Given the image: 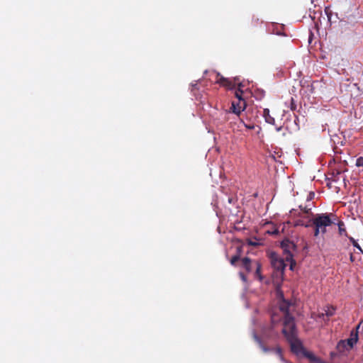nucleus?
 Wrapping results in <instances>:
<instances>
[{"label": "nucleus", "mask_w": 363, "mask_h": 363, "mask_svg": "<svg viewBox=\"0 0 363 363\" xmlns=\"http://www.w3.org/2000/svg\"><path fill=\"white\" fill-rule=\"evenodd\" d=\"M350 260L351 262H354L355 261V257L352 253H350Z\"/></svg>", "instance_id": "26"}, {"label": "nucleus", "mask_w": 363, "mask_h": 363, "mask_svg": "<svg viewBox=\"0 0 363 363\" xmlns=\"http://www.w3.org/2000/svg\"><path fill=\"white\" fill-rule=\"evenodd\" d=\"M278 296L279 298V310L284 313V318L286 317L287 315H291L289 313V308L292 306V303L284 298L282 292H279Z\"/></svg>", "instance_id": "7"}, {"label": "nucleus", "mask_w": 363, "mask_h": 363, "mask_svg": "<svg viewBox=\"0 0 363 363\" xmlns=\"http://www.w3.org/2000/svg\"><path fill=\"white\" fill-rule=\"evenodd\" d=\"M296 108V105L294 102V100L293 98H291V110H295Z\"/></svg>", "instance_id": "25"}, {"label": "nucleus", "mask_w": 363, "mask_h": 363, "mask_svg": "<svg viewBox=\"0 0 363 363\" xmlns=\"http://www.w3.org/2000/svg\"><path fill=\"white\" fill-rule=\"evenodd\" d=\"M216 82L229 89H233L236 85H238V87L235 92V96L238 99V101H245L242 96L243 94L242 87L244 86L241 82H240L238 78L235 77L233 79H231L225 78L218 73L216 76Z\"/></svg>", "instance_id": "2"}, {"label": "nucleus", "mask_w": 363, "mask_h": 363, "mask_svg": "<svg viewBox=\"0 0 363 363\" xmlns=\"http://www.w3.org/2000/svg\"><path fill=\"white\" fill-rule=\"evenodd\" d=\"M267 233L271 235H278L279 230L277 228H275V229L272 230V231L268 230Z\"/></svg>", "instance_id": "24"}, {"label": "nucleus", "mask_w": 363, "mask_h": 363, "mask_svg": "<svg viewBox=\"0 0 363 363\" xmlns=\"http://www.w3.org/2000/svg\"><path fill=\"white\" fill-rule=\"evenodd\" d=\"M237 250H238L237 255H234L230 259V264L232 265H235L236 262L240 259V252H241V247H238L237 248Z\"/></svg>", "instance_id": "18"}, {"label": "nucleus", "mask_w": 363, "mask_h": 363, "mask_svg": "<svg viewBox=\"0 0 363 363\" xmlns=\"http://www.w3.org/2000/svg\"><path fill=\"white\" fill-rule=\"evenodd\" d=\"M333 225H337L338 226V230H339V233L340 235H342L345 233V235H347L346 229L345 228V223L342 220H340L338 217H337V221L335 223H333Z\"/></svg>", "instance_id": "17"}, {"label": "nucleus", "mask_w": 363, "mask_h": 363, "mask_svg": "<svg viewBox=\"0 0 363 363\" xmlns=\"http://www.w3.org/2000/svg\"><path fill=\"white\" fill-rule=\"evenodd\" d=\"M240 276L241 279H242L244 281H245L247 280L246 277L245 276V274H244L243 273H240Z\"/></svg>", "instance_id": "28"}, {"label": "nucleus", "mask_w": 363, "mask_h": 363, "mask_svg": "<svg viewBox=\"0 0 363 363\" xmlns=\"http://www.w3.org/2000/svg\"><path fill=\"white\" fill-rule=\"evenodd\" d=\"M290 213L293 216L297 217V218L294 220V226H303L305 228L311 227V218L306 222L303 219L305 218L303 216L301 215V212L297 211V210L292 209Z\"/></svg>", "instance_id": "8"}, {"label": "nucleus", "mask_w": 363, "mask_h": 363, "mask_svg": "<svg viewBox=\"0 0 363 363\" xmlns=\"http://www.w3.org/2000/svg\"><path fill=\"white\" fill-rule=\"evenodd\" d=\"M356 165L357 167H363V157H359V158L357 159Z\"/></svg>", "instance_id": "21"}, {"label": "nucleus", "mask_w": 363, "mask_h": 363, "mask_svg": "<svg viewBox=\"0 0 363 363\" xmlns=\"http://www.w3.org/2000/svg\"><path fill=\"white\" fill-rule=\"evenodd\" d=\"M254 339L259 345V347L264 352H268L269 351H274L276 354L279 356V359L282 362H286L284 357L282 354V350L279 346L276 347L275 348H269L266 347L262 340L258 337L256 334H254Z\"/></svg>", "instance_id": "6"}, {"label": "nucleus", "mask_w": 363, "mask_h": 363, "mask_svg": "<svg viewBox=\"0 0 363 363\" xmlns=\"http://www.w3.org/2000/svg\"><path fill=\"white\" fill-rule=\"evenodd\" d=\"M242 266L247 272L250 273L252 270V267H254V261L251 260L249 257H244L242 259Z\"/></svg>", "instance_id": "13"}, {"label": "nucleus", "mask_w": 363, "mask_h": 363, "mask_svg": "<svg viewBox=\"0 0 363 363\" xmlns=\"http://www.w3.org/2000/svg\"><path fill=\"white\" fill-rule=\"evenodd\" d=\"M245 101H238V103L233 101L230 110L227 113V114H230L233 113L236 114L237 116H238L240 114V113L245 110Z\"/></svg>", "instance_id": "10"}, {"label": "nucleus", "mask_w": 363, "mask_h": 363, "mask_svg": "<svg viewBox=\"0 0 363 363\" xmlns=\"http://www.w3.org/2000/svg\"><path fill=\"white\" fill-rule=\"evenodd\" d=\"M325 13L328 17V21L331 22L333 13L330 6H326L325 8Z\"/></svg>", "instance_id": "19"}, {"label": "nucleus", "mask_w": 363, "mask_h": 363, "mask_svg": "<svg viewBox=\"0 0 363 363\" xmlns=\"http://www.w3.org/2000/svg\"><path fill=\"white\" fill-rule=\"evenodd\" d=\"M359 328V325L357 326L356 331L352 330L350 333V337L347 339L345 341H341L340 344L345 345L347 343V345L349 346L350 348H352L354 345L357 343L358 341V331L357 330Z\"/></svg>", "instance_id": "11"}, {"label": "nucleus", "mask_w": 363, "mask_h": 363, "mask_svg": "<svg viewBox=\"0 0 363 363\" xmlns=\"http://www.w3.org/2000/svg\"><path fill=\"white\" fill-rule=\"evenodd\" d=\"M314 195H315V194H314V193H313V192H311V193L309 194V195H308V199H307V202H308V203H311V200L313 199Z\"/></svg>", "instance_id": "23"}, {"label": "nucleus", "mask_w": 363, "mask_h": 363, "mask_svg": "<svg viewBox=\"0 0 363 363\" xmlns=\"http://www.w3.org/2000/svg\"><path fill=\"white\" fill-rule=\"evenodd\" d=\"M248 244H249L250 245H252V246H257V245H259L257 242H252V241H250V240L249 241Z\"/></svg>", "instance_id": "27"}, {"label": "nucleus", "mask_w": 363, "mask_h": 363, "mask_svg": "<svg viewBox=\"0 0 363 363\" xmlns=\"http://www.w3.org/2000/svg\"><path fill=\"white\" fill-rule=\"evenodd\" d=\"M337 221V216L334 213H322L313 216L311 218V227L313 228L314 237L325 235L327 228L330 227Z\"/></svg>", "instance_id": "1"}, {"label": "nucleus", "mask_w": 363, "mask_h": 363, "mask_svg": "<svg viewBox=\"0 0 363 363\" xmlns=\"http://www.w3.org/2000/svg\"><path fill=\"white\" fill-rule=\"evenodd\" d=\"M254 267H255V277L260 281H262L264 279V277L261 274L262 265H261L260 262L257 260H254Z\"/></svg>", "instance_id": "14"}, {"label": "nucleus", "mask_w": 363, "mask_h": 363, "mask_svg": "<svg viewBox=\"0 0 363 363\" xmlns=\"http://www.w3.org/2000/svg\"><path fill=\"white\" fill-rule=\"evenodd\" d=\"M282 333L286 339H288L290 335H297L295 320L292 315L284 318Z\"/></svg>", "instance_id": "3"}, {"label": "nucleus", "mask_w": 363, "mask_h": 363, "mask_svg": "<svg viewBox=\"0 0 363 363\" xmlns=\"http://www.w3.org/2000/svg\"><path fill=\"white\" fill-rule=\"evenodd\" d=\"M272 266L277 271H284L286 264L284 260L279 257L276 252H271L269 255Z\"/></svg>", "instance_id": "9"}, {"label": "nucleus", "mask_w": 363, "mask_h": 363, "mask_svg": "<svg viewBox=\"0 0 363 363\" xmlns=\"http://www.w3.org/2000/svg\"><path fill=\"white\" fill-rule=\"evenodd\" d=\"M312 208H313V203L306 204L304 206L301 204L299 206V208L301 211V215L304 214V216H303L304 218H309L311 215L313 216L311 212Z\"/></svg>", "instance_id": "12"}, {"label": "nucleus", "mask_w": 363, "mask_h": 363, "mask_svg": "<svg viewBox=\"0 0 363 363\" xmlns=\"http://www.w3.org/2000/svg\"><path fill=\"white\" fill-rule=\"evenodd\" d=\"M335 308L333 306H327L325 309V313L319 314L320 318H323L324 315L327 317H331L335 314Z\"/></svg>", "instance_id": "16"}, {"label": "nucleus", "mask_w": 363, "mask_h": 363, "mask_svg": "<svg viewBox=\"0 0 363 363\" xmlns=\"http://www.w3.org/2000/svg\"><path fill=\"white\" fill-rule=\"evenodd\" d=\"M281 247L285 253V259L287 262H291L290 269H293L294 264H296V262L293 259V254L292 251H294L296 248V245L294 243V242L290 241L289 240L286 239L283 240L281 242Z\"/></svg>", "instance_id": "4"}, {"label": "nucleus", "mask_w": 363, "mask_h": 363, "mask_svg": "<svg viewBox=\"0 0 363 363\" xmlns=\"http://www.w3.org/2000/svg\"><path fill=\"white\" fill-rule=\"evenodd\" d=\"M290 345L291 351L297 356L302 355L306 349L303 347L302 342L297 337V335H290L286 339Z\"/></svg>", "instance_id": "5"}, {"label": "nucleus", "mask_w": 363, "mask_h": 363, "mask_svg": "<svg viewBox=\"0 0 363 363\" xmlns=\"http://www.w3.org/2000/svg\"><path fill=\"white\" fill-rule=\"evenodd\" d=\"M302 356L308 358L311 362L314 363H320V359L315 357L312 352L307 351L303 352Z\"/></svg>", "instance_id": "15"}, {"label": "nucleus", "mask_w": 363, "mask_h": 363, "mask_svg": "<svg viewBox=\"0 0 363 363\" xmlns=\"http://www.w3.org/2000/svg\"><path fill=\"white\" fill-rule=\"evenodd\" d=\"M349 240L352 243L354 247H355L361 253H363V250L352 237H349Z\"/></svg>", "instance_id": "20"}, {"label": "nucleus", "mask_w": 363, "mask_h": 363, "mask_svg": "<svg viewBox=\"0 0 363 363\" xmlns=\"http://www.w3.org/2000/svg\"><path fill=\"white\" fill-rule=\"evenodd\" d=\"M240 123H243V125L249 130H252L255 128L254 124L250 123V124H245L243 121H240Z\"/></svg>", "instance_id": "22"}]
</instances>
